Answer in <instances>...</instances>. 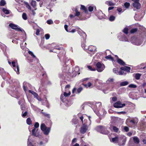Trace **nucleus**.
<instances>
[{"label":"nucleus","instance_id":"f257e3e1","mask_svg":"<svg viewBox=\"0 0 146 146\" xmlns=\"http://www.w3.org/2000/svg\"><path fill=\"white\" fill-rule=\"evenodd\" d=\"M80 6V10L83 11L84 12V13L83 12L80 13V12L78 11L77 8H76L75 9V13L74 16L78 17L80 16L79 18L80 20H85L86 19V17L84 16V14L85 13L86 14H88V11L87 8L84 5H81Z\"/></svg>","mask_w":146,"mask_h":146},{"label":"nucleus","instance_id":"f03ea898","mask_svg":"<svg viewBox=\"0 0 146 146\" xmlns=\"http://www.w3.org/2000/svg\"><path fill=\"white\" fill-rule=\"evenodd\" d=\"M96 130L97 131L104 134L107 135L109 133V131L104 126H98L96 127Z\"/></svg>","mask_w":146,"mask_h":146},{"label":"nucleus","instance_id":"7ed1b4c3","mask_svg":"<svg viewBox=\"0 0 146 146\" xmlns=\"http://www.w3.org/2000/svg\"><path fill=\"white\" fill-rule=\"evenodd\" d=\"M40 129L43 132L44 134L48 135V134L50 130V128L47 127L44 124L42 123L40 125Z\"/></svg>","mask_w":146,"mask_h":146},{"label":"nucleus","instance_id":"20e7f679","mask_svg":"<svg viewBox=\"0 0 146 146\" xmlns=\"http://www.w3.org/2000/svg\"><path fill=\"white\" fill-rule=\"evenodd\" d=\"M96 70L98 72L102 71L105 68V66L103 64H102L100 62H98L96 64Z\"/></svg>","mask_w":146,"mask_h":146},{"label":"nucleus","instance_id":"39448f33","mask_svg":"<svg viewBox=\"0 0 146 146\" xmlns=\"http://www.w3.org/2000/svg\"><path fill=\"white\" fill-rule=\"evenodd\" d=\"M132 1H134V2L132 4L133 6L136 8L137 9H138L141 8V4L139 3V0H131Z\"/></svg>","mask_w":146,"mask_h":146},{"label":"nucleus","instance_id":"423d86ee","mask_svg":"<svg viewBox=\"0 0 146 146\" xmlns=\"http://www.w3.org/2000/svg\"><path fill=\"white\" fill-rule=\"evenodd\" d=\"M125 106V104H122L121 102L118 101L115 102L113 104L114 107L116 108H122Z\"/></svg>","mask_w":146,"mask_h":146},{"label":"nucleus","instance_id":"0eeeda50","mask_svg":"<svg viewBox=\"0 0 146 146\" xmlns=\"http://www.w3.org/2000/svg\"><path fill=\"white\" fill-rule=\"evenodd\" d=\"M88 129L87 125L85 124H83L82 127H81L80 133L81 134L85 133Z\"/></svg>","mask_w":146,"mask_h":146},{"label":"nucleus","instance_id":"6e6552de","mask_svg":"<svg viewBox=\"0 0 146 146\" xmlns=\"http://www.w3.org/2000/svg\"><path fill=\"white\" fill-rule=\"evenodd\" d=\"M9 26L12 29L18 31H22V30L21 28L17 27V26L14 24L11 23L9 24Z\"/></svg>","mask_w":146,"mask_h":146},{"label":"nucleus","instance_id":"1a4fd4ad","mask_svg":"<svg viewBox=\"0 0 146 146\" xmlns=\"http://www.w3.org/2000/svg\"><path fill=\"white\" fill-rule=\"evenodd\" d=\"M29 93H31L33 95L34 97L38 101H41L42 100L40 98H39L38 94L36 92L30 90H29Z\"/></svg>","mask_w":146,"mask_h":146},{"label":"nucleus","instance_id":"9d476101","mask_svg":"<svg viewBox=\"0 0 146 146\" xmlns=\"http://www.w3.org/2000/svg\"><path fill=\"white\" fill-rule=\"evenodd\" d=\"M120 69L122 70L125 71L127 72H129L131 70V68L127 66H124L121 67L120 68Z\"/></svg>","mask_w":146,"mask_h":146},{"label":"nucleus","instance_id":"9b49d317","mask_svg":"<svg viewBox=\"0 0 146 146\" xmlns=\"http://www.w3.org/2000/svg\"><path fill=\"white\" fill-rule=\"evenodd\" d=\"M115 56L117 57V62L120 65L124 66L125 65V63L121 59L119 58L116 55Z\"/></svg>","mask_w":146,"mask_h":146},{"label":"nucleus","instance_id":"f8f14e48","mask_svg":"<svg viewBox=\"0 0 146 146\" xmlns=\"http://www.w3.org/2000/svg\"><path fill=\"white\" fill-rule=\"evenodd\" d=\"M133 141L134 143L137 144L139 143V140L138 137L137 136H135L133 137Z\"/></svg>","mask_w":146,"mask_h":146},{"label":"nucleus","instance_id":"ddd939ff","mask_svg":"<svg viewBox=\"0 0 146 146\" xmlns=\"http://www.w3.org/2000/svg\"><path fill=\"white\" fill-rule=\"evenodd\" d=\"M89 51L91 52H93L95 50V47L92 46H90L87 49Z\"/></svg>","mask_w":146,"mask_h":146},{"label":"nucleus","instance_id":"4468645a","mask_svg":"<svg viewBox=\"0 0 146 146\" xmlns=\"http://www.w3.org/2000/svg\"><path fill=\"white\" fill-rule=\"evenodd\" d=\"M106 4L108 5L109 6H113L115 5V4L111 1H106L105 2Z\"/></svg>","mask_w":146,"mask_h":146},{"label":"nucleus","instance_id":"2eb2a0df","mask_svg":"<svg viewBox=\"0 0 146 146\" xmlns=\"http://www.w3.org/2000/svg\"><path fill=\"white\" fill-rule=\"evenodd\" d=\"M138 29L137 28H135L132 29L130 31V33L131 34H134L136 33L138 31Z\"/></svg>","mask_w":146,"mask_h":146},{"label":"nucleus","instance_id":"dca6fc26","mask_svg":"<svg viewBox=\"0 0 146 146\" xmlns=\"http://www.w3.org/2000/svg\"><path fill=\"white\" fill-rule=\"evenodd\" d=\"M129 84V82L127 81H124L121 82L120 84V86H125Z\"/></svg>","mask_w":146,"mask_h":146},{"label":"nucleus","instance_id":"f3484780","mask_svg":"<svg viewBox=\"0 0 146 146\" xmlns=\"http://www.w3.org/2000/svg\"><path fill=\"white\" fill-rule=\"evenodd\" d=\"M82 85H83L85 87L87 88L88 87H90L92 85V83L90 82H88L87 84H82Z\"/></svg>","mask_w":146,"mask_h":146},{"label":"nucleus","instance_id":"a211bd4d","mask_svg":"<svg viewBox=\"0 0 146 146\" xmlns=\"http://www.w3.org/2000/svg\"><path fill=\"white\" fill-rule=\"evenodd\" d=\"M2 11L5 14L8 15L10 13L9 11L5 8L2 9Z\"/></svg>","mask_w":146,"mask_h":146},{"label":"nucleus","instance_id":"6ab92c4d","mask_svg":"<svg viewBox=\"0 0 146 146\" xmlns=\"http://www.w3.org/2000/svg\"><path fill=\"white\" fill-rule=\"evenodd\" d=\"M27 123L28 125H30L32 124V121L30 117L27 118L26 120Z\"/></svg>","mask_w":146,"mask_h":146},{"label":"nucleus","instance_id":"aec40b11","mask_svg":"<svg viewBox=\"0 0 146 146\" xmlns=\"http://www.w3.org/2000/svg\"><path fill=\"white\" fill-rule=\"evenodd\" d=\"M24 3L26 5V7L28 9L31 10V8L30 6L29 5V4L27 2H24Z\"/></svg>","mask_w":146,"mask_h":146},{"label":"nucleus","instance_id":"412c9836","mask_svg":"<svg viewBox=\"0 0 146 146\" xmlns=\"http://www.w3.org/2000/svg\"><path fill=\"white\" fill-rule=\"evenodd\" d=\"M114 81V79L113 78H109L106 81L107 84L112 83Z\"/></svg>","mask_w":146,"mask_h":146},{"label":"nucleus","instance_id":"4be33fe9","mask_svg":"<svg viewBox=\"0 0 146 146\" xmlns=\"http://www.w3.org/2000/svg\"><path fill=\"white\" fill-rule=\"evenodd\" d=\"M35 130L36 129L35 128L33 129L32 131V134L33 136L37 137L38 136V135L37 134L36 132H35Z\"/></svg>","mask_w":146,"mask_h":146},{"label":"nucleus","instance_id":"5701e85b","mask_svg":"<svg viewBox=\"0 0 146 146\" xmlns=\"http://www.w3.org/2000/svg\"><path fill=\"white\" fill-rule=\"evenodd\" d=\"M141 75V74L139 73H137L135 74V78L136 79L138 80L140 78V77Z\"/></svg>","mask_w":146,"mask_h":146},{"label":"nucleus","instance_id":"b1692460","mask_svg":"<svg viewBox=\"0 0 146 146\" xmlns=\"http://www.w3.org/2000/svg\"><path fill=\"white\" fill-rule=\"evenodd\" d=\"M105 58L107 59L110 60L112 61L113 60V58L110 55H109L105 57Z\"/></svg>","mask_w":146,"mask_h":146},{"label":"nucleus","instance_id":"393cba45","mask_svg":"<svg viewBox=\"0 0 146 146\" xmlns=\"http://www.w3.org/2000/svg\"><path fill=\"white\" fill-rule=\"evenodd\" d=\"M6 4L5 0H1L0 2V5L1 6H4Z\"/></svg>","mask_w":146,"mask_h":146},{"label":"nucleus","instance_id":"a878e982","mask_svg":"<svg viewBox=\"0 0 146 146\" xmlns=\"http://www.w3.org/2000/svg\"><path fill=\"white\" fill-rule=\"evenodd\" d=\"M83 88L80 86L77 89V93L78 94H79L83 90Z\"/></svg>","mask_w":146,"mask_h":146},{"label":"nucleus","instance_id":"bb28decb","mask_svg":"<svg viewBox=\"0 0 146 146\" xmlns=\"http://www.w3.org/2000/svg\"><path fill=\"white\" fill-rule=\"evenodd\" d=\"M36 2L35 1H32L31 3V5L33 7L36 6Z\"/></svg>","mask_w":146,"mask_h":146},{"label":"nucleus","instance_id":"cd10ccee","mask_svg":"<svg viewBox=\"0 0 146 146\" xmlns=\"http://www.w3.org/2000/svg\"><path fill=\"white\" fill-rule=\"evenodd\" d=\"M23 18L25 20H26L27 19V15L25 13H23L22 14Z\"/></svg>","mask_w":146,"mask_h":146},{"label":"nucleus","instance_id":"c85d7f7f","mask_svg":"<svg viewBox=\"0 0 146 146\" xmlns=\"http://www.w3.org/2000/svg\"><path fill=\"white\" fill-rule=\"evenodd\" d=\"M70 94L71 92L70 91H69L68 93H67L66 92H64L63 95L65 97H67L70 96Z\"/></svg>","mask_w":146,"mask_h":146},{"label":"nucleus","instance_id":"c756f323","mask_svg":"<svg viewBox=\"0 0 146 146\" xmlns=\"http://www.w3.org/2000/svg\"><path fill=\"white\" fill-rule=\"evenodd\" d=\"M124 6L125 8H128L129 7L130 4L129 3L125 2L124 4Z\"/></svg>","mask_w":146,"mask_h":146},{"label":"nucleus","instance_id":"7c9ffc66","mask_svg":"<svg viewBox=\"0 0 146 146\" xmlns=\"http://www.w3.org/2000/svg\"><path fill=\"white\" fill-rule=\"evenodd\" d=\"M123 32L126 35L128 33V29L127 27L125 28L124 29Z\"/></svg>","mask_w":146,"mask_h":146},{"label":"nucleus","instance_id":"2f4dec72","mask_svg":"<svg viewBox=\"0 0 146 146\" xmlns=\"http://www.w3.org/2000/svg\"><path fill=\"white\" fill-rule=\"evenodd\" d=\"M115 19V17L114 16L111 15L109 18V20L110 21H114Z\"/></svg>","mask_w":146,"mask_h":146},{"label":"nucleus","instance_id":"473e14b6","mask_svg":"<svg viewBox=\"0 0 146 146\" xmlns=\"http://www.w3.org/2000/svg\"><path fill=\"white\" fill-rule=\"evenodd\" d=\"M88 68L90 71H95L96 70V69L95 68H92V66H88Z\"/></svg>","mask_w":146,"mask_h":146},{"label":"nucleus","instance_id":"72a5a7b5","mask_svg":"<svg viewBox=\"0 0 146 146\" xmlns=\"http://www.w3.org/2000/svg\"><path fill=\"white\" fill-rule=\"evenodd\" d=\"M15 70L16 72L17 73V74H19V67L18 65H17L16 66V70L15 69Z\"/></svg>","mask_w":146,"mask_h":146},{"label":"nucleus","instance_id":"f704fd0d","mask_svg":"<svg viewBox=\"0 0 146 146\" xmlns=\"http://www.w3.org/2000/svg\"><path fill=\"white\" fill-rule=\"evenodd\" d=\"M118 138L117 137H116L114 138H113L112 139V142H116L118 141Z\"/></svg>","mask_w":146,"mask_h":146},{"label":"nucleus","instance_id":"c9c22d12","mask_svg":"<svg viewBox=\"0 0 146 146\" xmlns=\"http://www.w3.org/2000/svg\"><path fill=\"white\" fill-rule=\"evenodd\" d=\"M128 87L130 88H135L137 87V86L136 85L134 84H131L128 86Z\"/></svg>","mask_w":146,"mask_h":146},{"label":"nucleus","instance_id":"e433bc0d","mask_svg":"<svg viewBox=\"0 0 146 146\" xmlns=\"http://www.w3.org/2000/svg\"><path fill=\"white\" fill-rule=\"evenodd\" d=\"M113 129L115 132H117L118 130L119 129L115 126H113Z\"/></svg>","mask_w":146,"mask_h":146},{"label":"nucleus","instance_id":"4c0bfd02","mask_svg":"<svg viewBox=\"0 0 146 146\" xmlns=\"http://www.w3.org/2000/svg\"><path fill=\"white\" fill-rule=\"evenodd\" d=\"M129 122L131 123L132 125H134L135 123V121L134 119H133L129 121Z\"/></svg>","mask_w":146,"mask_h":146},{"label":"nucleus","instance_id":"58836bf2","mask_svg":"<svg viewBox=\"0 0 146 146\" xmlns=\"http://www.w3.org/2000/svg\"><path fill=\"white\" fill-rule=\"evenodd\" d=\"M28 53L33 58H35L36 57L35 56L34 54L32 52L29 51H28Z\"/></svg>","mask_w":146,"mask_h":146},{"label":"nucleus","instance_id":"ea45409f","mask_svg":"<svg viewBox=\"0 0 146 146\" xmlns=\"http://www.w3.org/2000/svg\"><path fill=\"white\" fill-rule=\"evenodd\" d=\"M113 72L115 73L118 74L119 73V71H118L117 70L116 68H114L113 69Z\"/></svg>","mask_w":146,"mask_h":146},{"label":"nucleus","instance_id":"a19ab883","mask_svg":"<svg viewBox=\"0 0 146 146\" xmlns=\"http://www.w3.org/2000/svg\"><path fill=\"white\" fill-rule=\"evenodd\" d=\"M81 46L82 48L84 49H87V47L84 43H82Z\"/></svg>","mask_w":146,"mask_h":146},{"label":"nucleus","instance_id":"79ce46f5","mask_svg":"<svg viewBox=\"0 0 146 146\" xmlns=\"http://www.w3.org/2000/svg\"><path fill=\"white\" fill-rule=\"evenodd\" d=\"M23 111L22 112V117H25L27 115L28 112L27 111H26L24 113H23Z\"/></svg>","mask_w":146,"mask_h":146},{"label":"nucleus","instance_id":"37998d69","mask_svg":"<svg viewBox=\"0 0 146 146\" xmlns=\"http://www.w3.org/2000/svg\"><path fill=\"white\" fill-rule=\"evenodd\" d=\"M88 9L89 11L92 12L94 8L92 6H90L88 7Z\"/></svg>","mask_w":146,"mask_h":146},{"label":"nucleus","instance_id":"c03bdc74","mask_svg":"<svg viewBox=\"0 0 146 146\" xmlns=\"http://www.w3.org/2000/svg\"><path fill=\"white\" fill-rule=\"evenodd\" d=\"M45 37L46 39L48 40L50 38V35L48 34H46L45 35Z\"/></svg>","mask_w":146,"mask_h":146},{"label":"nucleus","instance_id":"a18cd8bd","mask_svg":"<svg viewBox=\"0 0 146 146\" xmlns=\"http://www.w3.org/2000/svg\"><path fill=\"white\" fill-rule=\"evenodd\" d=\"M70 88V86L69 84H68L66 85L65 87V91L66 92H67L68 90H67V89H69Z\"/></svg>","mask_w":146,"mask_h":146},{"label":"nucleus","instance_id":"49530a36","mask_svg":"<svg viewBox=\"0 0 146 146\" xmlns=\"http://www.w3.org/2000/svg\"><path fill=\"white\" fill-rule=\"evenodd\" d=\"M39 126V124L38 122H36L34 125V127L35 128H37Z\"/></svg>","mask_w":146,"mask_h":146},{"label":"nucleus","instance_id":"de8ad7c7","mask_svg":"<svg viewBox=\"0 0 146 146\" xmlns=\"http://www.w3.org/2000/svg\"><path fill=\"white\" fill-rule=\"evenodd\" d=\"M64 97V96L63 94H62L61 95L60 97V99L62 101H64V100L65 98Z\"/></svg>","mask_w":146,"mask_h":146},{"label":"nucleus","instance_id":"09e8293b","mask_svg":"<svg viewBox=\"0 0 146 146\" xmlns=\"http://www.w3.org/2000/svg\"><path fill=\"white\" fill-rule=\"evenodd\" d=\"M124 129L126 132H128L129 130L128 127L127 126H125L124 127Z\"/></svg>","mask_w":146,"mask_h":146},{"label":"nucleus","instance_id":"8fccbe9b","mask_svg":"<svg viewBox=\"0 0 146 146\" xmlns=\"http://www.w3.org/2000/svg\"><path fill=\"white\" fill-rule=\"evenodd\" d=\"M47 23L48 24H51L53 23V21L51 20H48L47 21Z\"/></svg>","mask_w":146,"mask_h":146},{"label":"nucleus","instance_id":"3c124183","mask_svg":"<svg viewBox=\"0 0 146 146\" xmlns=\"http://www.w3.org/2000/svg\"><path fill=\"white\" fill-rule=\"evenodd\" d=\"M25 107L24 104H22L21 105V109L22 110H24L25 109Z\"/></svg>","mask_w":146,"mask_h":146},{"label":"nucleus","instance_id":"603ef678","mask_svg":"<svg viewBox=\"0 0 146 146\" xmlns=\"http://www.w3.org/2000/svg\"><path fill=\"white\" fill-rule=\"evenodd\" d=\"M112 100L113 102H115L117 100V98L116 96H114L112 98Z\"/></svg>","mask_w":146,"mask_h":146},{"label":"nucleus","instance_id":"864d4df0","mask_svg":"<svg viewBox=\"0 0 146 146\" xmlns=\"http://www.w3.org/2000/svg\"><path fill=\"white\" fill-rule=\"evenodd\" d=\"M40 32V31L39 30V29H37L36 30V33H35V34L37 35H39V33Z\"/></svg>","mask_w":146,"mask_h":146},{"label":"nucleus","instance_id":"5fc2aeb1","mask_svg":"<svg viewBox=\"0 0 146 146\" xmlns=\"http://www.w3.org/2000/svg\"><path fill=\"white\" fill-rule=\"evenodd\" d=\"M117 10L120 13L122 11V9L121 7H119L117 8Z\"/></svg>","mask_w":146,"mask_h":146},{"label":"nucleus","instance_id":"6e6d98bb","mask_svg":"<svg viewBox=\"0 0 146 146\" xmlns=\"http://www.w3.org/2000/svg\"><path fill=\"white\" fill-rule=\"evenodd\" d=\"M89 78H84L82 79L81 80V82H84L86 81H87L88 80H89Z\"/></svg>","mask_w":146,"mask_h":146},{"label":"nucleus","instance_id":"4d7b16f0","mask_svg":"<svg viewBox=\"0 0 146 146\" xmlns=\"http://www.w3.org/2000/svg\"><path fill=\"white\" fill-rule=\"evenodd\" d=\"M64 27L66 31L67 32H68L69 31H68V25H65L64 26Z\"/></svg>","mask_w":146,"mask_h":146},{"label":"nucleus","instance_id":"13d9d810","mask_svg":"<svg viewBox=\"0 0 146 146\" xmlns=\"http://www.w3.org/2000/svg\"><path fill=\"white\" fill-rule=\"evenodd\" d=\"M12 65L14 67H15L16 66L15 62L14 61L12 62H11Z\"/></svg>","mask_w":146,"mask_h":146},{"label":"nucleus","instance_id":"bf43d9fd","mask_svg":"<svg viewBox=\"0 0 146 146\" xmlns=\"http://www.w3.org/2000/svg\"><path fill=\"white\" fill-rule=\"evenodd\" d=\"M124 73V72L122 71H119V73L118 74L119 75H123Z\"/></svg>","mask_w":146,"mask_h":146},{"label":"nucleus","instance_id":"052dcab7","mask_svg":"<svg viewBox=\"0 0 146 146\" xmlns=\"http://www.w3.org/2000/svg\"><path fill=\"white\" fill-rule=\"evenodd\" d=\"M14 97L15 98H16L17 99H19L20 98V96L18 94V93L17 92V95H16L15 96H14Z\"/></svg>","mask_w":146,"mask_h":146},{"label":"nucleus","instance_id":"680f3d73","mask_svg":"<svg viewBox=\"0 0 146 146\" xmlns=\"http://www.w3.org/2000/svg\"><path fill=\"white\" fill-rule=\"evenodd\" d=\"M80 118L81 119L82 123H83V119L84 118L83 116V115H82L80 117Z\"/></svg>","mask_w":146,"mask_h":146},{"label":"nucleus","instance_id":"e2e57ef3","mask_svg":"<svg viewBox=\"0 0 146 146\" xmlns=\"http://www.w3.org/2000/svg\"><path fill=\"white\" fill-rule=\"evenodd\" d=\"M76 142V138L73 139L72 141V143H73Z\"/></svg>","mask_w":146,"mask_h":146},{"label":"nucleus","instance_id":"0e129e2a","mask_svg":"<svg viewBox=\"0 0 146 146\" xmlns=\"http://www.w3.org/2000/svg\"><path fill=\"white\" fill-rule=\"evenodd\" d=\"M76 31V29H72L71 31H69V32H71L72 33H74Z\"/></svg>","mask_w":146,"mask_h":146},{"label":"nucleus","instance_id":"69168bd1","mask_svg":"<svg viewBox=\"0 0 146 146\" xmlns=\"http://www.w3.org/2000/svg\"><path fill=\"white\" fill-rule=\"evenodd\" d=\"M76 88L75 87L74 88L72 91V94H74V93L75 91L76 90Z\"/></svg>","mask_w":146,"mask_h":146},{"label":"nucleus","instance_id":"338daca9","mask_svg":"<svg viewBox=\"0 0 146 146\" xmlns=\"http://www.w3.org/2000/svg\"><path fill=\"white\" fill-rule=\"evenodd\" d=\"M132 133L131 132H128L127 133V135L128 136L130 137L132 135Z\"/></svg>","mask_w":146,"mask_h":146},{"label":"nucleus","instance_id":"774afa93","mask_svg":"<svg viewBox=\"0 0 146 146\" xmlns=\"http://www.w3.org/2000/svg\"><path fill=\"white\" fill-rule=\"evenodd\" d=\"M28 146H34L33 145L32 143L31 142H30L28 144Z\"/></svg>","mask_w":146,"mask_h":146}]
</instances>
